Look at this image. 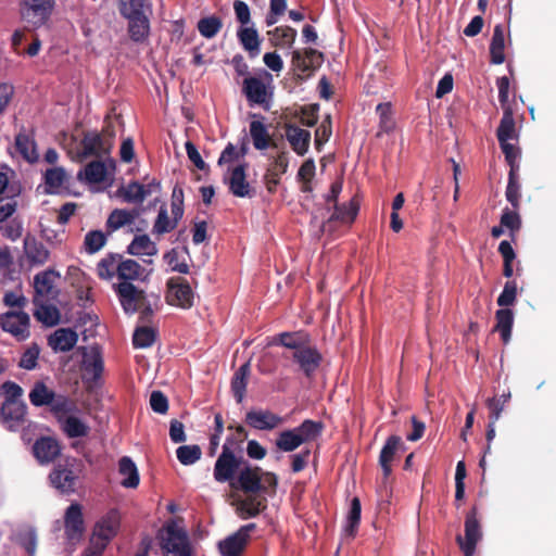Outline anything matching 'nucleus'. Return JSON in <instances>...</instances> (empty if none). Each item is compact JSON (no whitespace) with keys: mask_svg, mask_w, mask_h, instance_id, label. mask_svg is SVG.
Masks as SVG:
<instances>
[{"mask_svg":"<svg viewBox=\"0 0 556 556\" xmlns=\"http://www.w3.org/2000/svg\"><path fill=\"white\" fill-rule=\"evenodd\" d=\"M237 483L244 492V496H237L232 501L237 514L242 518H251L266 507L265 495L274 489L277 478L274 473L262 472L261 468L251 466L247 460L238 472Z\"/></svg>","mask_w":556,"mask_h":556,"instance_id":"nucleus-1","label":"nucleus"},{"mask_svg":"<svg viewBox=\"0 0 556 556\" xmlns=\"http://www.w3.org/2000/svg\"><path fill=\"white\" fill-rule=\"evenodd\" d=\"M255 529V523H248L224 540L218 542V551L222 556H241L249 539L250 533Z\"/></svg>","mask_w":556,"mask_h":556,"instance_id":"nucleus-10","label":"nucleus"},{"mask_svg":"<svg viewBox=\"0 0 556 556\" xmlns=\"http://www.w3.org/2000/svg\"><path fill=\"white\" fill-rule=\"evenodd\" d=\"M106 166L101 161H92L87 164L84 170L77 174L79 180L85 179L89 184H101L106 178Z\"/></svg>","mask_w":556,"mask_h":556,"instance_id":"nucleus-38","label":"nucleus"},{"mask_svg":"<svg viewBox=\"0 0 556 556\" xmlns=\"http://www.w3.org/2000/svg\"><path fill=\"white\" fill-rule=\"evenodd\" d=\"M505 194L507 201L513 205V207L518 208L520 199V186L518 184L517 172H509Z\"/></svg>","mask_w":556,"mask_h":556,"instance_id":"nucleus-59","label":"nucleus"},{"mask_svg":"<svg viewBox=\"0 0 556 556\" xmlns=\"http://www.w3.org/2000/svg\"><path fill=\"white\" fill-rule=\"evenodd\" d=\"M465 534L456 536V543L464 556H473L477 544L482 539V526L477 506H472L465 517Z\"/></svg>","mask_w":556,"mask_h":556,"instance_id":"nucleus-6","label":"nucleus"},{"mask_svg":"<svg viewBox=\"0 0 556 556\" xmlns=\"http://www.w3.org/2000/svg\"><path fill=\"white\" fill-rule=\"evenodd\" d=\"M167 301L170 305L189 308L193 304V292L188 281L181 277L170 278L167 282Z\"/></svg>","mask_w":556,"mask_h":556,"instance_id":"nucleus-12","label":"nucleus"},{"mask_svg":"<svg viewBox=\"0 0 556 556\" xmlns=\"http://www.w3.org/2000/svg\"><path fill=\"white\" fill-rule=\"evenodd\" d=\"M118 472L123 477L121 484L127 489L138 486L140 478L136 464L128 456H123L118 462Z\"/></svg>","mask_w":556,"mask_h":556,"instance_id":"nucleus-33","label":"nucleus"},{"mask_svg":"<svg viewBox=\"0 0 556 556\" xmlns=\"http://www.w3.org/2000/svg\"><path fill=\"white\" fill-rule=\"evenodd\" d=\"M24 253L31 265H42L49 258L48 249L30 235L24 238Z\"/></svg>","mask_w":556,"mask_h":556,"instance_id":"nucleus-29","label":"nucleus"},{"mask_svg":"<svg viewBox=\"0 0 556 556\" xmlns=\"http://www.w3.org/2000/svg\"><path fill=\"white\" fill-rule=\"evenodd\" d=\"M500 147L502 149V152L505 155V160L507 164L509 165V172H518L519 170V164H518V157H519V149L516 148L514 144L509 143V141H503L498 142Z\"/></svg>","mask_w":556,"mask_h":556,"instance_id":"nucleus-60","label":"nucleus"},{"mask_svg":"<svg viewBox=\"0 0 556 556\" xmlns=\"http://www.w3.org/2000/svg\"><path fill=\"white\" fill-rule=\"evenodd\" d=\"M26 405L23 402L4 401L1 407V417L5 427L15 430L24 421Z\"/></svg>","mask_w":556,"mask_h":556,"instance_id":"nucleus-22","label":"nucleus"},{"mask_svg":"<svg viewBox=\"0 0 556 556\" xmlns=\"http://www.w3.org/2000/svg\"><path fill=\"white\" fill-rule=\"evenodd\" d=\"M49 345L55 352H68L78 341V334L70 328H60L49 337Z\"/></svg>","mask_w":556,"mask_h":556,"instance_id":"nucleus-27","label":"nucleus"},{"mask_svg":"<svg viewBox=\"0 0 556 556\" xmlns=\"http://www.w3.org/2000/svg\"><path fill=\"white\" fill-rule=\"evenodd\" d=\"M18 542L26 549L29 556H34L37 545V534L35 529L26 528L18 534Z\"/></svg>","mask_w":556,"mask_h":556,"instance_id":"nucleus-64","label":"nucleus"},{"mask_svg":"<svg viewBox=\"0 0 556 556\" xmlns=\"http://www.w3.org/2000/svg\"><path fill=\"white\" fill-rule=\"evenodd\" d=\"M244 462L243 457H237L231 448L224 444L214 466V479L220 483L231 481Z\"/></svg>","mask_w":556,"mask_h":556,"instance_id":"nucleus-7","label":"nucleus"},{"mask_svg":"<svg viewBox=\"0 0 556 556\" xmlns=\"http://www.w3.org/2000/svg\"><path fill=\"white\" fill-rule=\"evenodd\" d=\"M361 511H362V506H361L359 498L353 497L351 501V506H350L349 515L346 518V526H345V533L351 538H354L357 532L358 525L361 521Z\"/></svg>","mask_w":556,"mask_h":556,"instance_id":"nucleus-52","label":"nucleus"},{"mask_svg":"<svg viewBox=\"0 0 556 556\" xmlns=\"http://www.w3.org/2000/svg\"><path fill=\"white\" fill-rule=\"evenodd\" d=\"M29 321L28 314L23 311H9L0 316L2 330L18 341H24L29 337Z\"/></svg>","mask_w":556,"mask_h":556,"instance_id":"nucleus-8","label":"nucleus"},{"mask_svg":"<svg viewBox=\"0 0 556 556\" xmlns=\"http://www.w3.org/2000/svg\"><path fill=\"white\" fill-rule=\"evenodd\" d=\"M323 62L324 54L315 49L308 48L304 52L293 51L292 70L294 73L290 79L285 78L281 81L283 89L291 92L294 87L300 86L306 78L311 77L321 66Z\"/></svg>","mask_w":556,"mask_h":556,"instance_id":"nucleus-2","label":"nucleus"},{"mask_svg":"<svg viewBox=\"0 0 556 556\" xmlns=\"http://www.w3.org/2000/svg\"><path fill=\"white\" fill-rule=\"evenodd\" d=\"M157 332L149 326L138 327L132 336L134 346L137 349L150 348L156 340Z\"/></svg>","mask_w":556,"mask_h":556,"instance_id":"nucleus-50","label":"nucleus"},{"mask_svg":"<svg viewBox=\"0 0 556 556\" xmlns=\"http://www.w3.org/2000/svg\"><path fill=\"white\" fill-rule=\"evenodd\" d=\"M144 269L141 265L130 258L121 261L117 266V277L123 280V282H129L131 280L140 279Z\"/></svg>","mask_w":556,"mask_h":556,"instance_id":"nucleus-46","label":"nucleus"},{"mask_svg":"<svg viewBox=\"0 0 556 556\" xmlns=\"http://www.w3.org/2000/svg\"><path fill=\"white\" fill-rule=\"evenodd\" d=\"M237 35L240 43L251 56H256L260 53V40L256 29L253 27L241 26Z\"/></svg>","mask_w":556,"mask_h":556,"instance_id":"nucleus-44","label":"nucleus"},{"mask_svg":"<svg viewBox=\"0 0 556 556\" xmlns=\"http://www.w3.org/2000/svg\"><path fill=\"white\" fill-rule=\"evenodd\" d=\"M496 324L493 331L500 333L504 344L510 340L511 329L514 325V313L510 308H501L495 313Z\"/></svg>","mask_w":556,"mask_h":556,"instance_id":"nucleus-34","label":"nucleus"},{"mask_svg":"<svg viewBox=\"0 0 556 556\" xmlns=\"http://www.w3.org/2000/svg\"><path fill=\"white\" fill-rule=\"evenodd\" d=\"M54 391L49 389L43 382L38 381L29 392V401L34 406H47L53 400Z\"/></svg>","mask_w":556,"mask_h":556,"instance_id":"nucleus-48","label":"nucleus"},{"mask_svg":"<svg viewBox=\"0 0 556 556\" xmlns=\"http://www.w3.org/2000/svg\"><path fill=\"white\" fill-rule=\"evenodd\" d=\"M83 153L84 157L87 156H100L102 154H106L111 148V141L106 142L100 134L98 132H89L86 134L83 141Z\"/></svg>","mask_w":556,"mask_h":556,"instance_id":"nucleus-28","label":"nucleus"},{"mask_svg":"<svg viewBox=\"0 0 556 556\" xmlns=\"http://www.w3.org/2000/svg\"><path fill=\"white\" fill-rule=\"evenodd\" d=\"M505 36L502 24L495 25L490 43V61L493 64H502L505 61Z\"/></svg>","mask_w":556,"mask_h":556,"instance_id":"nucleus-35","label":"nucleus"},{"mask_svg":"<svg viewBox=\"0 0 556 556\" xmlns=\"http://www.w3.org/2000/svg\"><path fill=\"white\" fill-rule=\"evenodd\" d=\"M403 446V441L399 435H390L384 445L382 446L379 455V465L382 468L384 477H389L392 472V462L400 447Z\"/></svg>","mask_w":556,"mask_h":556,"instance_id":"nucleus-26","label":"nucleus"},{"mask_svg":"<svg viewBox=\"0 0 556 556\" xmlns=\"http://www.w3.org/2000/svg\"><path fill=\"white\" fill-rule=\"evenodd\" d=\"M23 16L35 26L42 25L52 9L53 0H22Z\"/></svg>","mask_w":556,"mask_h":556,"instance_id":"nucleus-16","label":"nucleus"},{"mask_svg":"<svg viewBox=\"0 0 556 556\" xmlns=\"http://www.w3.org/2000/svg\"><path fill=\"white\" fill-rule=\"evenodd\" d=\"M64 528L66 538L72 542L81 539L85 532L83 507L78 503H72L64 515Z\"/></svg>","mask_w":556,"mask_h":556,"instance_id":"nucleus-14","label":"nucleus"},{"mask_svg":"<svg viewBox=\"0 0 556 556\" xmlns=\"http://www.w3.org/2000/svg\"><path fill=\"white\" fill-rule=\"evenodd\" d=\"M83 368L88 379L92 381H97L101 377L104 364L99 346L85 349L83 354Z\"/></svg>","mask_w":556,"mask_h":556,"instance_id":"nucleus-18","label":"nucleus"},{"mask_svg":"<svg viewBox=\"0 0 556 556\" xmlns=\"http://www.w3.org/2000/svg\"><path fill=\"white\" fill-rule=\"evenodd\" d=\"M247 424L257 430H270L278 426V417L266 409H252L247 413Z\"/></svg>","mask_w":556,"mask_h":556,"instance_id":"nucleus-30","label":"nucleus"},{"mask_svg":"<svg viewBox=\"0 0 556 556\" xmlns=\"http://www.w3.org/2000/svg\"><path fill=\"white\" fill-rule=\"evenodd\" d=\"M323 430L324 424L321 421L305 419L293 429L280 431V451L293 452L301 445L305 447L320 437Z\"/></svg>","mask_w":556,"mask_h":556,"instance_id":"nucleus-5","label":"nucleus"},{"mask_svg":"<svg viewBox=\"0 0 556 556\" xmlns=\"http://www.w3.org/2000/svg\"><path fill=\"white\" fill-rule=\"evenodd\" d=\"M127 253L136 256H153L157 253L156 244L148 235L136 236L127 248Z\"/></svg>","mask_w":556,"mask_h":556,"instance_id":"nucleus-40","label":"nucleus"},{"mask_svg":"<svg viewBox=\"0 0 556 556\" xmlns=\"http://www.w3.org/2000/svg\"><path fill=\"white\" fill-rule=\"evenodd\" d=\"M274 77L267 71H261L254 76H248L242 83V92L250 106L261 105L268 110L274 99Z\"/></svg>","mask_w":556,"mask_h":556,"instance_id":"nucleus-3","label":"nucleus"},{"mask_svg":"<svg viewBox=\"0 0 556 556\" xmlns=\"http://www.w3.org/2000/svg\"><path fill=\"white\" fill-rule=\"evenodd\" d=\"M15 147L20 154L29 163L38 161L35 141L25 132H20L15 138Z\"/></svg>","mask_w":556,"mask_h":556,"instance_id":"nucleus-45","label":"nucleus"},{"mask_svg":"<svg viewBox=\"0 0 556 556\" xmlns=\"http://www.w3.org/2000/svg\"><path fill=\"white\" fill-rule=\"evenodd\" d=\"M56 274L49 269L37 274L34 278L35 296L33 302L39 303V300H51L55 298L54 289Z\"/></svg>","mask_w":556,"mask_h":556,"instance_id":"nucleus-17","label":"nucleus"},{"mask_svg":"<svg viewBox=\"0 0 556 556\" xmlns=\"http://www.w3.org/2000/svg\"><path fill=\"white\" fill-rule=\"evenodd\" d=\"M48 301L49 300H39V303H34L36 306L34 316L43 325L52 327L59 324L60 312L54 305L48 304Z\"/></svg>","mask_w":556,"mask_h":556,"instance_id":"nucleus-36","label":"nucleus"},{"mask_svg":"<svg viewBox=\"0 0 556 556\" xmlns=\"http://www.w3.org/2000/svg\"><path fill=\"white\" fill-rule=\"evenodd\" d=\"M22 223L16 218L0 223L1 235L12 241L17 240L22 236Z\"/></svg>","mask_w":556,"mask_h":556,"instance_id":"nucleus-61","label":"nucleus"},{"mask_svg":"<svg viewBox=\"0 0 556 556\" xmlns=\"http://www.w3.org/2000/svg\"><path fill=\"white\" fill-rule=\"evenodd\" d=\"M160 546L165 556H193L187 531L177 521H168L159 532Z\"/></svg>","mask_w":556,"mask_h":556,"instance_id":"nucleus-4","label":"nucleus"},{"mask_svg":"<svg viewBox=\"0 0 556 556\" xmlns=\"http://www.w3.org/2000/svg\"><path fill=\"white\" fill-rule=\"evenodd\" d=\"M51 484L61 493L70 494L75 491L77 476L64 466H56L49 476Z\"/></svg>","mask_w":556,"mask_h":556,"instance_id":"nucleus-21","label":"nucleus"},{"mask_svg":"<svg viewBox=\"0 0 556 556\" xmlns=\"http://www.w3.org/2000/svg\"><path fill=\"white\" fill-rule=\"evenodd\" d=\"M511 394L509 391L502 393L500 396L490 397L486 400V407L489 408V419H500L505 405L509 402Z\"/></svg>","mask_w":556,"mask_h":556,"instance_id":"nucleus-57","label":"nucleus"},{"mask_svg":"<svg viewBox=\"0 0 556 556\" xmlns=\"http://www.w3.org/2000/svg\"><path fill=\"white\" fill-rule=\"evenodd\" d=\"M501 224L503 227L509 229L510 233L514 235L521 227V219L518 213L510 211L508 207L503 210L501 216Z\"/></svg>","mask_w":556,"mask_h":556,"instance_id":"nucleus-63","label":"nucleus"},{"mask_svg":"<svg viewBox=\"0 0 556 556\" xmlns=\"http://www.w3.org/2000/svg\"><path fill=\"white\" fill-rule=\"evenodd\" d=\"M51 413L56 417L58 421L64 419L68 414L77 410V406L74 401L63 394L53 395V400L49 403Z\"/></svg>","mask_w":556,"mask_h":556,"instance_id":"nucleus-41","label":"nucleus"},{"mask_svg":"<svg viewBox=\"0 0 556 556\" xmlns=\"http://www.w3.org/2000/svg\"><path fill=\"white\" fill-rule=\"evenodd\" d=\"M115 290L121 305L127 314H134L143 305V291L137 289L131 282H121Z\"/></svg>","mask_w":556,"mask_h":556,"instance_id":"nucleus-15","label":"nucleus"},{"mask_svg":"<svg viewBox=\"0 0 556 556\" xmlns=\"http://www.w3.org/2000/svg\"><path fill=\"white\" fill-rule=\"evenodd\" d=\"M319 104L313 103L300 106L294 110L286 109L280 114V121H290L291 118L299 119L303 126L313 127L318 122Z\"/></svg>","mask_w":556,"mask_h":556,"instance_id":"nucleus-20","label":"nucleus"},{"mask_svg":"<svg viewBox=\"0 0 556 556\" xmlns=\"http://www.w3.org/2000/svg\"><path fill=\"white\" fill-rule=\"evenodd\" d=\"M283 357L296 364L307 378L314 375L323 361L321 353L312 343H308L299 351H293L292 354H283Z\"/></svg>","mask_w":556,"mask_h":556,"instance_id":"nucleus-9","label":"nucleus"},{"mask_svg":"<svg viewBox=\"0 0 556 556\" xmlns=\"http://www.w3.org/2000/svg\"><path fill=\"white\" fill-rule=\"evenodd\" d=\"M334 212L328 219V223L332 220H339L343 224H352L359 211V201L356 197H353L349 203L333 205Z\"/></svg>","mask_w":556,"mask_h":556,"instance_id":"nucleus-32","label":"nucleus"},{"mask_svg":"<svg viewBox=\"0 0 556 556\" xmlns=\"http://www.w3.org/2000/svg\"><path fill=\"white\" fill-rule=\"evenodd\" d=\"M68 176L63 167H53L45 173V185L47 193H58L67 181Z\"/></svg>","mask_w":556,"mask_h":556,"instance_id":"nucleus-42","label":"nucleus"},{"mask_svg":"<svg viewBox=\"0 0 556 556\" xmlns=\"http://www.w3.org/2000/svg\"><path fill=\"white\" fill-rule=\"evenodd\" d=\"M286 138L293 151L299 155H304L309 147L311 132L292 125L290 121H285Z\"/></svg>","mask_w":556,"mask_h":556,"instance_id":"nucleus-19","label":"nucleus"},{"mask_svg":"<svg viewBox=\"0 0 556 556\" xmlns=\"http://www.w3.org/2000/svg\"><path fill=\"white\" fill-rule=\"evenodd\" d=\"M222 26L223 23L220 18L216 16L204 17L198 22L199 33L207 39L215 37L220 30Z\"/></svg>","mask_w":556,"mask_h":556,"instance_id":"nucleus-56","label":"nucleus"},{"mask_svg":"<svg viewBox=\"0 0 556 556\" xmlns=\"http://www.w3.org/2000/svg\"><path fill=\"white\" fill-rule=\"evenodd\" d=\"M160 191V182L152 179L146 185L131 181L117 190L118 197L126 203L141 204L148 197Z\"/></svg>","mask_w":556,"mask_h":556,"instance_id":"nucleus-11","label":"nucleus"},{"mask_svg":"<svg viewBox=\"0 0 556 556\" xmlns=\"http://www.w3.org/2000/svg\"><path fill=\"white\" fill-rule=\"evenodd\" d=\"M61 428L68 438H83L88 435L89 426L79 417L67 416L60 419Z\"/></svg>","mask_w":556,"mask_h":556,"instance_id":"nucleus-39","label":"nucleus"},{"mask_svg":"<svg viewBox=\"0 0 556 556\" xmlns=\"http://www.w3.org/2000/svg\"><path fill=\"white\" fill-rule=\"evenodd\" d=\"M140 212L137 208L126 210V208H115L113 210L105 223V227L108 233L111 235L116 230L131 225L136 218L139 216Z\"/></svg>","mask_w":556,"mask_h":556,"instance_id":"nucleus-25","label":"nucleus"},{"mask_svg":"<svg viewBox=\"0 0 556 556\" xmlns=\"http://www.w3.org/2000/svg\"><path fill=\"white\" fill-rule=\"evenodd\" d=\"M230 192L235 197L250 198L252 195V188L245 179V170L243 165H238L231 169L228 177H225Z\"/></svg>","mask_w":556,"mask_h":556,"instance_id":"nucleus-23","label":"nucleus"},{"mask_svg":"<svg viewBox=\"0 0 556 556\" xmlns=\"http://www.w3.org/2000/svg\"><path fill=\"white\" fill-rule=\"evenodd\" d=\"M308 343H312V339L305 330L280 332V346L287 350L283 354H292L293 351H299Z\"/></svg>","mask_w":556,"mask_h":556,"instance_id":"nucleus-31","label":"nucleus"},{"mask_svg":"<svg viewBox=\"0 0 556 556\" xmlns=\"http://www.w3.org/2000/svg\"><path fill=\"white\" fill-rule=\"evenodd\" d=\"M33 451L39 463L49 464L60 455L61 447L55 439L45 437L35 442Z\"/></svg>","mask_w":556,"mask_h":556,"instance_id":"nucleus-24","label":"nucleus"},{"mask_svg":"<svg viewBox=\"0 0 556 556\" xmlns=\"http://www.w3.org/2000/svg\"><path fill=\"white\" fill-rule=\"evenodd\" d=\"M249 374L250 365L249 363H245L242 366H240V368L233 375L231 381V390L238 403H241L244 397Z\"/></svg>","mask_w":556,"mask_h":556,"instance_id":"nucleus-47","label":"nucleus"},{"mask_svg":"<svg viewBox=\"0 0 556 556\" xmlns=\"http://www.w3.org/2000/svg\"><path fill=\"white\" fill-rule=\"evenodd\" d=\"M517 298V282L515 280L506 281L503 291L498 295L496 303L502 308H508Z\"/></svg>","mask_w":556,"mask_h":556,"instance_id":"nucleus-58","label":"nucleus"},{"mask_svg":"<svg viewBox=\"0 0 556 556\" xmlns=\"http://www.w3.org/2000/svg\"><path fill=\"white\" fill-rule=\"evenodd\" d=\"M498 142L509 141L517 138L516 124L511 108H505L503 116L496 130Z\"/></svg>","mask_w":556,"mask_h":556,"instance_id":"nucleus-37","label":"nucleus"},{"mask_svg":"<svg viewBox=\"0 0 556 556\" xmlns=\"http://www.w3.org/2000/svg\"><path fill=\"white\" fill-rule=\"evenodd\" d=\"M250 135L253 146L257 150H264L269 146V135L266 126L261 121H253L250 124Z\"/></svg>","mask_w":556,"mask_h":556,"instance_id":"nucleus-49","label":"nucleus"},{"mask_svg":"<svg viewBox=\"0 0 556 556\" xmlns=\"http://www.w3.org/2000/svg\"><path fill=\"white\" fill-rule=\"evenodd\" d=\"M176 455L178 460L185 465L190 466L197 463L202 455V451L199 445H181L177 448Z\"/></svg>","mask_w":556,"mask_h":556,"instance_id":"nucleus-55","label":"nucleus"},{"mask_svg":"<svg viewBox=\"0 0 556 556\" xmlns=\"http://www.w3.org/2000/svg\"><path fill=\"white\" fill-rule=\"evenodd\" d=\"M121 523V517L116 509L108 511L94 526L92 539L108 545L116 535Z\"/></svg>","mask_w":556,"mask_h":556,"instance_id":"nucleus-13","label":"nucleus"},{"mask_svg":"<svg viewBox=\"0 0 556 556\" xmlns=\"http://www.w3.org/2000/svg\"><path fill=\"white\" fill-rule=\"evenodd\" d=\"M170 208L172 216L176 220H180L184 215V190L179 186H175L173 189Z\"/></svg>","mask_w":556,"mask_h":556,"instance_id":"nucleus-62","label":"nucleus"},{"mask_svg":"<svg viewBox=\"0 0 556 556\" xmlns=\"http://www.w3.org/2000/svg\"><path fill=\"white\" fill-rule=\"evenodd\" d=\"M129 20V35L134 41H142L149 34V20L142 14L125 16Z\"/></svg>","mask_w":556,"mask_h":556,"instance_id":"nucleus-43","label":"nucleus"},{"mask_svg":"<svg viewBox=\"0 0 556 556\" xmlns=\"http://www.w3.org/2000/svg\"><path fill=\"white\" fill-rule=\"evenodd\" d=\"M178 222L179 220H176L174 216L169 218L167 208L165 206H161L153 225V232L156 235L167 233L176 228Z\"/></svg>","mask_w":556,"mask_h":556,"instance_id":"nucleus-54","label":"nucleus"},{"mask_svg":"<svg viewBox=\"0 0 556 556\" xmlns=\"http://www.w3.org/2000/svg\"><path fill=\"white\" fill-rule=\"evenodd\" d=\"M108 237L101 230L88 231L84 239V248L88 254L99 252L106 243Z\"/></svg>","mask_w":556,"mask_h":556,"instance_id":"nucleus-53","label":"nucleus"},{"mask_svg":"<svg viewBox=\"0 0 556 556\" xmlns=\"http://www.w3.org/2000/svg\"><path fill=\"white\" fill-rule=\"evenodd\" d=\"M121 256L117 254H109L103 257L97 265L98 276L102 279L110 280L115 274L117 275V266Z\"/></svg>","mask_w":556,"mask_h":556,"instance_id":"nucleus-51","label":"nucleus"}]
</instances>
